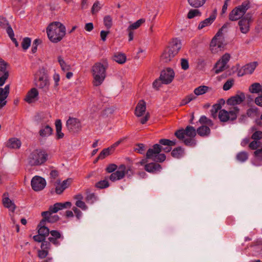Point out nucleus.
<instances>
[{"instance_id": "obj_1", "label": "nucleus", "mask_w": 262, "mask_h": 262, "mask_svg": "<svg viewBox=\"0 0 262 262\" xmlns=\"http://www.w3.org/2000/svg\"><path fill=\"white\" fill-rule=\"evenodd\" d=\"M66 27L60 22L50 24L47 28V33L49 40L57 43L61 41L66 35Z\"/></svg>"}, {"instance_id": "obj_2", "label": "nucleus", "mask_w": 262, "mask_h": 262, "mask_svg": "<svg viewBox=\"0 0 262 262\" xmlns=\"http://www.w3.org/2000/svg\"><path fill=\"white\" fill-rule=\"evenodd\" d=\"M107 63L104 62H97L92 68V72L93 77V84L95 86L100 85L106 77V70Z\"/></svg>"}, {"instance_id": "obj_3", "label": "nucleus", "mask_w": 262, "mask_h": 262, "mask_svg": "<svg viewBox=\"0 0 262 262\" xmlns=\"http://www.w3.org/2000/svg\"><path fill=\"white\" fill-rule=\"evenodd\" d=\"M172 146H167L162 148L160 145L156 144L152 148H149L146 152V158L151 159L153 161L158 162H162L166 159V156L164 154H160L161 150L166 152H169L171 150Z\"/></svg>"}, {"instance_id": "obj_4", "label": "nucleus", "mask_w": 262, "mask_h": 262, "mask_svg": "<svg viewBox=\"0 0 262 262\" xmlns=\"http://www.w3.org/2000/svg\"><path fill=\"white\" fill-rule=\"evenodd\" d=\"M47 153L40 149H34L30 152L27 158V162L31 166H40L48 160Z\"/></svg>"}, {"instance_id": "obj_5", "label": "nucleus", "mask_w": 262, "mask_h": 262, "mask_svg": "<svg viewBox=\"0 0 262 262\" xmlns=\"http://www.w3.org/2000/svg\"><path fill=\"white\" fill-rule=\"evenodd\" d=\"M225 44L222 29H220L210 42V50L212 53H217L223 50Z\"/></svg>"}, {"instance_id": "obj_6", "label": "nucleus", "mask_w": 262, "mask_h": 262, "mask_svg": "<svg viewBox=\"0 0 262 262\" xmlns=\"http://www.w3.org/2000/svg\"><path fill=\"white\" fill-rule=\"evenodd\" d=\"M249 8V2H244L242 5L235 7L231 11L229 15V19L231 21H235L241 18Z\"/></svg>"}, {"instance_id": "obj_7", "label": "nucleus", "mask_w": 262, "mask_h": 262, "mask_svg": "<svg viewBox=\"0 0 262 262\" xmlns=\"http://www.w3.org/2000/svg\"><path fill=\"white\" fill-rule=\"evenodd\" d=\"M146 109V102L143 100H140L136 107L135 115L137 117H140L145 114V116L140 120V123L142 124H145L149 118V113H145Z\"/></svg>"}, {"instance_id": "obj_8", "label": "nucleus", "mask_w": 262, "mask_h": 262, "mask_svg": "<svg viewBox=\"0 0 262 262\" xmlns=\"http://www.w3.org/2000/svg\"><path fill=\"white\" fill-rule=\"evenodd\" d=\"M238 112L239 109L237 107H234L232 110L229 112L225 110H221L219 113V118L222 122L233 121L236 119Z\"/></svg>"}, {"instance_id": "obj_9", "label": "nucleus", "mask_w": 262, "mask_h": 262, "mask_svg": "<svg viewBox=\"0 0 262 262\" xmlns=\"http://www.w3.org/2000/svg\"><path fill=\"white\" fill-rule=\"evenodd\" d=\"M230 57V55L229 53H225L222 56L214 67L213 69L215 73L219 74L227 68V64L229 61Z\"/></svg>"}, {"instance_id": "obj_10", "label": "nucleus", "mask_w": 262, "mask_h": 262, "mask_svg": "<svg viewBox=\"0 0 262 262\" xmlns=\"http://www.w3.org/2000/svg\"><path fill=\"white\" fill-rule=\"evenodd\" d=\"M46 184V180L38 176L33 177L31 181L32 188L35 191H40L43 190Z\"/></svg>"}, {"instance_id": "obj_11", "label": "nucleus", "mask_w": 262, "mask_h": 262, "mask_svg": "<svg viewBox=\"0 0 262 262\" xmlns=\"http://www.w3.org/2000/svg\"><path fill=\"white\" fill-rule=\"evenodd\" d=\"M174 77V72L173 70L170 68H167L161 72L160 79L162 83L167 84L172 82Z\"/></svg>"}, {"instance_id": "obj_12", "label": "nucleus", "mask_w": 262, "mask_h": 262, "mask_svg": "<svg viewBox=\"0 0 262 262\" xmlns=\"http://www.w3.org/2000/svg\"><path fill=\"white\" fill-rule=\"evenodd\" d=\"M36 85L43 92H47L50 86V81L48 75L44 72L39 76L36 82Z\"/></svg>"}, {"instance_id": "obj_13", "label": "nucleus", "mask_w": 262, "mask_h": 262, "mask_svg": "<svg viewBox=\"0 0 262 262\" xmlns=\"http://www.w3.org/2000/svg\"><path fill=\"white\" fill-rule=\"evenodd\" d=\"M126 172V166L122 164L117 168V170L112 173L109 179L111 181L114 182L123 179Z\"/></svg>"}, {"instance_id": "obj_14", "label": "nucleus", "mask_w": 262, "mask_h": 262, "mask_svg": "<svg viewBox=\"0 0 262 262\" xmlns=\"http://www.w3.org/2000/svg\"><path fill=\"white\" fill-rule=\"evenodd\" d=\"M71 182V179H68L63 181L61 182L59 179H57L56 181L54 182V185L55 187V192L57 194H61L63 191L68 187L70 185V184Z\"/></svg>"}, {"instance_id": "obj_15", "label": "nucleus", "mask_w": 262, "mask_h": 262, "mask_svg": "<svg viewBox=\"0 0 262 262\" xmlns=\"http://www.w3.org/2000/svg\"><path fill=\"white\" fill-rule=\"evenodd\" d=\"M250 21V17H248V15H246L238 21L239 29L242 33L246 34L249 32Z\"/></svg>"}, {"instance_id": "obj_16", "label": "nucleus", "mask_w": 262, "mask_h": 262, "mask_svg": "<svg viewBox=\"0 0 262 262\" xmlns=\"http://www.w3.org/2000/svg\"><path fill=\"white\" fill-rule=\"evenodd\" d=\"M39 93L37 89L32 88L28 93L25 100L28 103L35 102L38 99Z\"/></svg>"}, {"instance_id": "obj_17", "label": "nucleus", "mask_w": 262, "mask_h": 262, "mask_svg": "<svg viewBox=\"0 0 262 262\" xmlns=\"http://www.w3.org/2000/svg\"><path fill=\"white\" fill-rule=\"evenodd\" d=\"M72 205V204L70 202H66L65 203H55L53 206H51L49 207V210L46 212H50L52 213H55L57 212L59 210H62L64 208H66L68 207H70Z\"/></svg>"}, {"instance_id": "obj_18", "label": "nucleus", "mask_w": 262, "mask_h": 262, "mask_svg": "<svg viewBox=\"0 0 262 262\" xmlns=\"http://www.w3.org/2000/svg\"><path fill=\"white\" fill-rule=\"evenodd\" d=\"M216 17V10L215 9L213 12L210 15V16L201 21L198 26V29L199 30L202 29L203 28L211 25L213 22L215 20Z\"/></svg>"}, {"instance_id": "obj_19", "label": "nucleus", "mask_w": 262, "mask_h": 262, "mask_svg": "<svg viewBox=\"0 0 262 262\" xmlns=\"http://www.w3.org/2000/svg\"><path fill=\"white\" fill-rule=\"evenodd\" d=\"M245 95L243 93L236 95L229 98L227 103L228 105H235L241 103L245 99Z\"/></svg>"}, {"instance_id": "obj_20", "label": "nucleus", "mask_w": 262, "mask_h": 262, "mask_svg": "<svg viewBox=\"0 0 262 262\" xmlns=\"http://www.w3.org/2000/svg\"><path fill=\"white\" fill-rule=\"evenodd\" d=\"M66 125L69 130L74 132L77 131L81 126L79 121L76 118L69 119Z\"/></svg>"}, {"instance_id": "obj_21", "label": "nucleus", "mask_w": 262, "mask_h": 262, "mask_svg": "<svg viewBox=\"0 0 262 262\" xmlns=\"http://www.w3.org/2000/svg\"><path fill=\"white\" fill-rule=\"evenodd\" d=\"M252 163L255 166H260L262 164V149L256 150L254 152V158L252 160Z\"/></svg>"}, {"instance_id": "obj_22", "label": "nucleus", "mask_w": 262, "mask_h": 262, "mask_svg": "<svg viewBox=\"0 0 262 262\" xmlns=\"http://www.w3.org/2000/svg\"><path fill=\"white\" fill-rule=\"evenodd\" d=\"M145 169L150 173L159 172L162 169V167L159 164L151 163L145 165Z\"/></svg>"}, {"instance_id": "obj_23", "label": "nucleus", "mask_w": 262, "mask_h": 262, "mask_svg": "<svg viewBox=\"0 0 262 262\" xmlns=\"http://www.w3.org/2000/svg\"><path fill=\"white\" fill-rule=\"evenodd\" d=\"M46 222V220L42 219L38 225V233L40 234L45 237L50 232L49 229L45 226Z\"/></svg>"}, {"instance_id": "obj_24", "label": "nucleus", "mask_w": 262, "mask_h": 262, "mask_svg": "<svg viewBox=\"0 0 262 262\" xmlns=\"http://www.w3.org/2000/svg\"><path fill=\"white\" fill-rule=\"evenodd\" d=\"M3 203L4 206L10 210L14 211L15 209L14 203L9 198L7 193L3 194Z\"/></svg>"}, {"instance_id": "obj_25", "label": "nucleus", "mask_w": 262, "mask_h": 262, "mask_svg": "<svg viewBox=\"0 0 262 262\" xmlns=\"http://www.w3.org/2000/svg\"><path fill=\"white\" fill-rule=\"evenodd\" d=\"M20 141L16 138L10 139L6 144V146L9 148L18 149L21 146Z\"/></svg>"}, {"instance_id": "obj_26", "label": "nucleus", "mask_w": 262, "mask_h": 262, "mask_svg": "<svg viewBox=\"0 0 262 262\" xmlns=\"http://www.w3.org/2000/svg\"><path fill=\"white\" fill-rule=\"evenodd\" d=\"M176 54V53H174L173 51L168 48L163 53L161 59L164 62H167L170 61Z\"/></svg>"}, {"instance_id": "obj_27", "label": "nucleus", "mask_w": 262, "mask_h": 262, "mask_svg": "<svg viewBox=\"0 0 262 262\" xmlns=\"http://www.w3.org/2000/svg\"><path fill=\"white\" fill-rule=\"evenodd\" d=\"M41 215L43 216V220L49 223H53L58 220L59 216L57 215H53L50 212H42Z\"/></svg>"}, {"instance_id": "obj_28", "label": "nucleus", "mask_w": 262, "mask_h": 262, "mask_svg": "<svg viewBox=\"0 0 262 262\" xmlns=\"http://www.w3.org/2000/svg\"><path fill=\"white\" fill-rule=\"evenodd\" d=\"M181 48V42L178 38H174L170 42L169 49L174 52V53L177 54Z\"/></svg>"}, {"instance_id": "obj_29", "label": "nucleus", "mask_w": 262, "mask_h": 262, "mask_svg": "<svg viewBox=\"0 0 262 262\" xmlns=\"http://www.w3.org/2000/svg\"><path fill=\"white\" fill-rule=\"evenodd\" d=\"M52 132V128L49 125H46L41 127L39 134L42 138H46L50 136Z\"/></svg>"}, {"instance_id": "obj_30", "label": "nucleus", "mask_w": 262, "mask_h": 262, "mask_svg": "<svg viewBox=\"0 0 262 262\" xmlns=\"http://www.w3.org/2000/svg\"><path fill=\"white\" fill-rule=\"evenodd\" d=\"M113 59L119 64H123L125 62L126 60V57L123 53H117L113 56Z\"/></svg>"}, {"instance_id": "obj_31", "label": "nucleus", "mask_w": 262, "mask_h": 262, "mask_svg": "<svg viewBox=\"0 0 262 262\" xmlns=\"http://www.w3.org/2000/svg\"><path fill=\"white\" fill-rule=\"evenodd\" d=\"M197 133L201 136H207L210 133V129L207 126L203 125L197 129Z\"/></svg>"}, {"instance_id": "obj_32", "label": "nucleus", "mask_w": 262, "mask_h": 262, "mask_svg": "<svg viewBox=\"0 0 262 262\" xmlns=\"http://www.w3.org/2000/svg\"><path fill=\"white\" fill-rule=\"evenodd\" d=\"M75 199L77 200L75 205L77 207L81 208L83 210H86L88 209L85 203L81 201L82 196L81 194H77L75 197Z\"/></svg>"}, {"instance_id": "obj_33", "label": "nucleus", "mask_w": 262, "mask_h": 262, "mask_svg": "<svg viewBox=\"0 0 262 262\" xmlns=\"http://www.w3.org/2000/svg\"><path fill=\"white\" fill-rule=\"evenodd\" d=\"M145 19L141 18L136 21V22L130 24L127 28L126 31H133L139 28L142 24L145 23Z\"/></svg>"}, {"instance_id": "obj_34", "label": "nucleus", "mask_w": 262, "mask_h": 262, "mask_svg": "<svg viewBox=\"0 0 262 262\" xmlns=\"http://www.w3.org/2000/svg\"><path fill=\"white\" fill-rule=\"evenodd\" d=\"M55 126L56 130V136L58 139L62 138L64 136V134L62 133V124L60 120H57L55 122Z\"/></svg>"}, {"instance_id": "obj_35", "label": "nucleus", "mask_w": 262, "mask_h": 262, "mask_svg": "<svg viewBox=\"0 0 262 262\" xmlns=\"http://www.w3.org/2000/svg\"><path fill=\"white\" fill-rule=\"evenodd\" d=\"M207 0H187L188 4L192 7L198 8L203 6Z\"/></svg>"}, {"instance_id": "obj_36", "label": "nucleus", "mask_w": 262, "mask_h": 262, "mask_svg": "<svg viewBox=\"0 0 262 262\" xmlns=\"http://www.w3.org/2000/svg\"><path fill=\"white\" fill-rule=\"evenodd\" d=\"M209 89L207 86L201 85L194 89V93L195 95L199 96L205 94Z\"/></svg>"}, {"instance_id": "obj_37", "label": "nucleus", "mask_w": 262, "mask_h": 262, "mask_svg": "<svg viewBox=\"0 0 262 262\" xmlns=\"http://www.w3.org/2000/svg\"><path fill=\"white\" fill-rule=\"evenodd\" d=\"M256 67V62L250 63L244 67V71L246 74H250L253 72Z\"/></svg>"}, {"instance_id": "obj_38", "label": "nucleus", "mask_w": 262, "mask_h": 262, "mask_svg": "<svg viewBox=\"0 0 262 262\" xmlns=\"http://www.w3.org/2000/svg\"><path fill=\"white\" fill-rule=\"evenodd\" d=\"M58 61L60 66L61 70L63 71L66 72L71 70V66L69 64H67L61 56H59L58 57Z\"/></svg>"}, {"instance_id": "obj_39", "label": "nucleus", "mask_w": 262, "mask_h": 262, "mask_svg": "<svg viewBox=\"0 0 262 262\" xmlns=\"http://www.w3.org/2000/svg\"><path fill=\"white\" fill-rule=\"evenodd\" d=\"M171 155L174 158H180L184 155V149L181 147H177L172 151Z\"/></svg>"}, {"instance_id": "obj_40", "label": "nucleus", "mask_w": 262, "mask_h": 262, "mask_svg": "<svg viewBox=\"0 0 262 262\" xmlns=\"http://www.w3.org/2000/svg\"><path fill=\"white\" fill-rule=\"evenodd\" d=\"M184 132L186 136L188 137L194 138L196 134L195 128L191 126H187L184 130Z\"/></svg>"}, {"instance_id": "obj_41", "label": "nucleus", "mask_w": 262, "mask_h": 262, "mask_svg": "<svg viewBox=\"0 0 262 262\" xmlns=\"http://www.w3.org/2000/svg\"><path fill=\"white\" fill-rule=\"evenodd\" d=\"M261 84L259 83H254L250 87L249 90L252 93H261Z\"/></svg>"}, {"instance_id": "obj_42", "label": "nucleus", "mask_w": 262, "mask_h": 262, "mask_svg": "<svg viewBox=\"0 0 262 262\" xmlns=\"http://www.w3.org/2000/svg\"><path fill=\"white\" fill-rule=\"evenodd\" d=\"M248 158V154L246 151H241L236 155L237 160L241 162H245Z\"/></svg>"}, {"instance_id": "obj_43", "label": "nucleus", "mask_w": 262, "mask_h": 262, "mask_svg": "<svg viewBox=\"0 0 262 262\" xmlns=\"http://www.w3.org/2000/svg\"><path fill=\"white\" fill-rule=\"evenodd\" d=\"M183 142L185 145L191 147H193L196 145V141L194 137H185L183 140Z\"/></svg>"}, {"instance_id": "obj_44", "label": "nucleus", "mask_w": 262, "mask_h": 262, "mask_svg": "<svg viewBox=\"0 0 262 262\" xmlns=\"http://www.w3.org/2000/svg\"><path fill=\"white\" fill-rule=\"evenodd\" d=\"M31 40L29 37H25L23 39L21 47L24 51H26L31 45Z\"/></svg>"}, {"instance_id": "obj_45", "label": "nucleus", "mask_w": 262, "mask_h": 262, "mask_svg": "<svg viewBox=\"0 0 262 262\" xmlns=\"http://www.w3.org/2000/svg\"><path fill=\"white\" fill-rule=\"evenodd\" d=\"M95 186L99 189H103L109 186L108 182L107 180H101L96 183Z\"/></svg>"}, {"instance_id": "obj_46", "label": "nucleus", "mask_w": 262, "mask_h": 262, "mask_svg": "<svg viewBox=\"0 0 262 262\" xmlns=\"http://www.w3.org/2000/svg\"><path fill=\"white\" fill-rule=\"evenodd\" d=\"M201 14V13L198 9H191L188 13L187 17L188 18L191 19L195 16H200Z\"/></svg>"}, {"instance_id": "obj_47", "label": "nucleus", "mask_w": 262, "mask_h": 262, "mask_svg": "<svg viewBox=\"0 0 262 262\" xmlns=\"http://www.w3.org/2000/svg\"><path fill=\"white\" fill-rule=\"evenodd\" d=\"M159 143L162 145L166 146H173L176 144V140H170L165 139H161Z\"/></svg>"}, {"instance_id": "obj_48", "label": "nucleus", "mask_w": 262, "mask_h": 262, "mask_svg": "<svg viewBox=\"0 0 262 262\" xmlns=\"http://www.w3.org/2000/svg\"><path fill=\"white\" fill-rule=\"evenodd\" d=\"M105 26L110 29L112 26V18L110 15L105 16L103 19Z\"/></svg>"}, {"instance_id": "obj_49", "label": "nucleus", "mask_w": 262, "mask_h": 262, "mask_svg": "<svg viewBox=\"0 0 262 262\" xmlns=\"http://www.w3.org/2000/svg\"><path fill=\"white\" fill-rule=\"evenodd\" d=\"M101 8V6L98 1H96L93 4L92 8V13L93 14H94L96 13H97Z\"/></svg>"}, {"instance_id": "obj_50", "label": "nucleus", "mask_w": 262, "mask_h": 262, "mask_svg": "<svg viewBox=\"0 0 262 262\" xmlns=\"http://www.w3.org/2000/svg\"><path fill=\"white\" fill-rule=\"evenodd\" d=\"M51 236L50 237H53L54 238H61V241L63 239V236L61 234L60 232L57 230H51L50 231Z\"/></svg>"}, {"instance_id": "obj_51", "label": "nucleus", "mask_w": 262, "mask_h": 262, "mask_svg": "<svg viewBox=\"0 0 262 262\" xmlns=\"http://www.w3.org/2000/svg\"><path fill=\"white\" fill-rule=\"evenodd\" d=\"M199 121L201 124H205L211 126L213 123L211 120L208 119L206 116H202L200 117Z\"/></svg>"}, {"instance_id": "obj_52", "label": "nucleus", "mask_w": 262, "mask_h": 262, "mask_svg": "<svg viewBox=\"0 0 262 262\" xmlns=\"http://www.w3.org/2000/svg\"><path fill=\"white\" fill-rule=\"evenodd\" d=\"M86 201L90 204H93L97 201V197L94 193H89L86 195Z\"/></svg>"}, {"instance_id": "obj_53", "label": "nucleus", "mask_w": 262, "mask_h": 262, "mask_svg": "<svg viewBox=\"0 0 262 262\" xmlns=\"http://www.w3.org/2000/svg\"><path fill=\"white\" fill-rule=\"evenodd\" d=\"M258 111V108L256 107H251L247 111V115L248 117H252L256 116Z\"/></svg>"}, {"instance_id": "obj_54", "label": "nucleus", "mask_w": 262, "mask_h": 262, "mask_svg": "<svg viewBox=\"0 0 262 262\" xmlns=\"http://www.w3.org/2000/svg\"><path fill=\"white\" fill-rule=\"evenodd\" d=\"M260 145V142L259 141L253 140V141L249 144V147L250 149L254 150L259 147Z\"/></svg>"}, {"instance_id": "obj_55", "label": "nucleus", "mask_w": 262, "mask_h": 262, "mask_svg": "<svg viewBox=\"0 0 262 262\" xmlns=\"http://www.w3.org/2000/svg\"><path fill=\"white\" fill-rule=\"evenodd\" d=\"M110 147L104 149L99 154L98 159H103L110 155Z\"/></svg>"}, {"instance_id": "obj_56", "label": "nucleus", "mask_w": 262, "mask_h": 262, "mask_svg": "<svg viewBox=\"0 0 262 262\" xmlns=\"http://www.w3.org/2000/svg\"><path fill=\"white\" fill-rule=\"evenodd\" d=\"M181 66L183 70H187L189 68V62L187 59L182 58L181 59Z\"/></svg>"}, {"instance_id": "obj_57", "label": "nucleus", "mask_w": 262, "mask_h": 262, "mask_svg": "<svg viewBox=\"0 0 262 262\" xmlns=\"http://www.w3.org/2000/svg\"><path fill=\"white\" fill-rule=\"evenodd\" d=\"M233 84V80L232 79H229L227 80L223 85V90L224 91L229 90Z\"/></svg>"}, {"instance_id": "obj_58", "label": "nucleus", "mask_w": 262, "mask_h": 262, "mask_svg": "<svg viewBox=\"0 0 262 262\" xmlns=\"http://www.w3.org/2000/svg\"><path fill=\"white\" fill-rule=\"evenodd\" d=\"M175 135L176 136V137L180 139H182V140H184V138H185V133L184 132V129H180L178 131H177L176 133H175Z\"/></svg>"}, {"instance_id": "obj_59", "label": "nucleus", "mask_w": 262, "mask_h": 262, "mask_svg": "<svg viewBox=\"0 0 262 262\" xmlns=\"http://www.w3.org/2000/svg\"><path fill=\"white\" fill-rule=\"evenodd\" d=\"M58 172L56 170H52L50 173V178L52 183H54V180L58 177Z\"/></svg>"}, {"instance_id": "obj_60", "label": "nucleus", "mask_w": 262, "mask_h": 262, "mask_svg": "<svg viewBox=\"0 0 262 262\" xmlns=\"http://www.w3.org/2000/svg\"><path fill=\"white\" fill-rule=\"evenodd\" d=\"M117 166L116 164H111L108 165L106 168V170L108 173H113L117 169Z\"/></svg>"}, {"instance_id": "obj_61", "label": "nucleus", "mask_w": 262, "mask_h": 262, "mask_svg": "<svg viewBox=\"0 0 262 262\" xmlns=\"http://www.w3.org/2000/svg\"><path fill=\"white\" fill-rule=\"evenodd\" d=\"M262 138V132L256 131L252 135V139L255 140H258Z\"/></svg>"}, {"instance_id": "obj_62", "label": "nucleus", "mask_w": 262, "mask_h": 262, "mask_svg": "<svg viewBox=\"0 0 262 262\" xmlns=\"http://www.w3.org/2000/svg\"><path fill=\"white\" fill-rule=\"evenodd\" d=\"M48 254V251L45 249H41L38 251V256L41 258H45Z\"/></svg>"}, {"instance_id": "obj_63", "label": "nucleus", "mask_w": 262, "mask_h": 262, "mask_svg": "<svg viewBox=\"0 0 262 262\" xmlns=\"http://www.w3.org/2000/svg\"><path fill=\"white\" fill-rule=\"evenodd\" d=\"M195 98V96L193 94H190L186 97L182 102V105L186 104Z\"/></svg>"}, {"instance_id": "obj_64", "label": "nucleus", "mask_w": 262, "mask_h": 262, "mask_svg": "<svg viewBox=\"0 0 262 262\" xmlns=\"http://www.w3.org/2000/svg\"><path fill=\"white\" fill-rule=\"evenodd\" d=\"M51 244L50 242L45 241V239L41 243V248L48 250L50 248Z\"/></svg>"}]
</instances>
